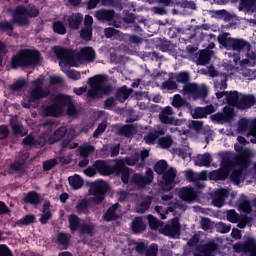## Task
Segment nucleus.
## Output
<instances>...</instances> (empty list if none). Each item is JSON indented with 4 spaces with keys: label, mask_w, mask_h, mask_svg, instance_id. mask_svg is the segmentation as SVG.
Returning a JSON list of instances; mask_svg holds the SVG:
<instances>
[{
    "label": "nucleus",
    "mask_w": 256,
    "mask_h": 256,
    "mask_svg": "<svg viewBox=\"0 0 256 256\" xmlns=\"http://www.w3.org/2000/svg\"><path fill=\"white\" fill-rule=\"evenodd\" d=\"M158 145H160L162 149H169V147L173 145V139H171V137H162L159 139Z\"/></svg>",
    "instance_id": "obj_58"
},
{
    "label": "nucleus",
    "mask_w": 256,
    "mask_h": 256,
    "mask_svg": "<svg viewBox=\"0 0 256 256\" xmlns=\"http://www.w3.org/2000/svg\"><path fill=\"white\" fill-rule=\"evenodd\" d=\"M23 201L27 205H41L43 199L41 198V195H39V193H37L36 191H30L23 198Z\"/></svg>",
    "instance_id": "obj_27"
},
{
    "label": "nucleus",
    "mask_w": 256,
    "mask_h": 256,
    "mask_svg": "<svg viewBox=\"0 0 256 256\" xmlns=\"http://www.w3.org/2000/svg\"><path fill=\"white\" fill-rule=\"evenodd\" d=\"M137 131V127L133 124H126L119 128V135L122 137H133Z\"/></svg>",
    "instance_id": "obj_35"
},
{
    "label": "nucleus",
    "mask_w": 256,
    "mask_h": 256,
    "mask_svg": "<svg viewBox=\"0 0 256 256\" xmlns=\"http://www.w3.org/2000/svg\"><path fill=\"white\" fill-rule=\"evenodd\" d=\"M177 177V169L171 167L165 173L162 174V180L159 182V186L162 190L169 192L175 187V178Z\"/></svg>",
    "instance_id": "obj_12"
},
{
    "label": "nucleus",
    "mask_w": 256,
    "mask_h": 256,
    "mask_svg": "<svg viewBox=\"0 0 256 256\" xmlns=\"http://www.w3.org/2000/svg\"><path fill=\"white\" fill-rule=\"evenodd\" d=\"M234 111L233 108L224 107V113L218 112L211 116L212 121H216L217 123H223L227 121H231L233 119Z\"/></svg>",
    "instance_id": "obj_17"
},
{
    "label": "nucleus",
    "mask_w": 256,
    "mask_h": 256,
    "mask_svg": "<svg viewBox=\"0 0 256 256\" xmlns=\"http://www.w3.org/2000/svg\"><path fill=\"white\" fill-rule=\"evenodd\" d=\"M239 209L243 213H251L253 209L251 208V202L249 200H244L239 204Z\"/></svg>",
    "instance_id": "obj_61"
},
{
    "label": "nucleus",
    "mask_w": 256,
    "mask_h": 256,
    "mask_svg": "<svg viewBox=\"0 0 256 256\" xmlns=\"http://www.w3.org/2000/svg\"><path fill=\"white\" fill-rule=\"evenodd\" d=\"M43 61L41 52L37 49H20L11 57L10 67L17 71V69H32V67H39Z\"/></svg>",
    "instance_id": "obj_1"
},
{
    "label": "nucleus",
    "mask_w": 256,
    "mask_h": 256,
    "mask_svg": "<svg viewBox=\"0 0 256 256\" xmlns=\"http://www.w3.org/2000/svg\"><path fill=\"white\" fill-rule=\"evenodd\" d=\"M80 37L83 41H91L93 39V28H82L80 30Z\"/></svg>",
    "instance_id": "obj_54"
},
{
    "label": "nucleus",
    "mask_w": 256,
    "mask_h": 256,
    "mask_svg": "<svg viewBox=\"0 0 256 256\" xmlns=\"http://www.w3.org/2000/svg\"><path fill=\"white\" fill-rule=\"evenodd\" d=\"M164 233L168 235V237H177V235H181V223H179V219L174 218L171 221V224L164 226Z\"/></svg>",
    "instance_id": "obj_16"
},
{
    "label": "nucleus",
    "mask_w": 256,
    "mask_h": 256,
    "mask_svg": "<svg viewBox=\"0 0 256 256\" xmlns=\"http://www.w3.org/2000/svg\"><path fill=\"white\" fill-rule=\"evenodd\" d=\"M151 203H153V198L151 196L144 198V200L138 206L139 213H145V211L149 210Z\"/></svg>",
    "instance_id": "obj_53"
},
{
    "label": "nucleus",
    "mask_w": 256,
    "mask_h": 256,
    "mask_svg": "<svg viewBox=\"0 0 256 256\" xmlns=\"http://www.w3.org/2000/svg\"><path fill=\"white\" fill-rule=\"evenodd\" d=\"M131 96V89L127 88V86H122L117 89L115 93V99L119 101L120 103H125L127 99Z\"/></svg>",
    "instance_id": "obj_30"
},
{
    "label": "nucleus",
    "mask_w": 256,
    "mask_h": 256,
    "mask_svg": "<svg viewBox=\"0 0 256 256\" xmlns=\"http://www.w3.org/2000/svg\"><path fill=\"white\" fill-rule=\"evenodd\" d=\"M71 237L69 234L65 232H59L57 234V243L58 245H61L62 247H69V242H70Z\"/></svg>",
    "instance_id": "obj_49"
},
{
    "label": "nucleus",
    "mask_w": 256,
    "mask_h": 256,
    "mask_svg": "<svg viewBox=\"0 0 256 256\" xmlns=\"http://www.w3.org/2000/svg\"><path fill=\"white\" fill-rule=\"evenodd\" d=\"M51 91L43 89V86H36L29 91L27 98L21 101L24 109H37L41 99H47Z\"/></svg>",
    "instance_id": "obj_6"
},
{
    "label": "nucleus",
    "mask_w": 256,
    "mask_h": 256,
    "mask_svg": "<svg viewBox=\"0 0 256 256\" xmlns=\"http://www.w3.org/2000/svg\"><path fill=\"white\" fill-rule=\"evenodd\" d=\"M65 135H67V128L65 126H62L55 130L53 135H51L48 139L50 145H53L59 141H62L65 138Z\"/></svg>",
    "instance_id": "obj_28"
},
{
    "label": "nucleus",
    "mask_w": 256,
    "mask_h": 256,
    "mask_svg": "<svg viewBox=\"0 0 256 256\" xmlns=\"http://www.w3.org/2000/svg\"><path fill=\"white\" fill-rule=\"evenodd\" d=\"M77 57L80 61L93 63V61H95V49H93V47H84L80 50Z\"/></svg>",
    "instance_id": "obj_22"
},
{
    "label": "nucleus",
    "mask_w": 256,
    "mask_h": 256,
    "mask_svg": "<svg viewBox=\"0 0 256 256\" xmlns=\"http://www.w3.org/2000/svg\"><path fill=\"white\" fill-rule=\"evenodd\" d=\"M227 197H229V191L227 189L221 188L217 190L212 197L214 207L221 208L225 205V199H227Z\"/></svg>",
    "instance_id": "obj_18"
},
{
    "label": "nucleus",
    "mask_w": 256,
    "mask_h": 256,
    "mask_svg": "<svg viewBox=\"0 0 256 256\" xmlns=\"http://www.w3.org/2000/svg\"><path fill=\"white\" fill-rule=\"evenodd\" d=\"M162 89H167L168 91H173L177 89V82L169 79L162 83Z\"/></svg>",
    "instance_id": "obj_63"
},
{
    "label": "nucleus",
    "mask_w": 256,
    "mask_h": 256,
    "mask_svg": "<svg viewBox=\"0 0 256 256\" xmlns=\"http://www.w3.org/2000/svg\"><path fill=\"white\" fill-rule=\"evenodd\" d=\"M176 6L181 7L182 9H191L192 11L197 9V4H195V1L191 0H177Z\"/></svg>",
    "instance_id": "obj_51"
},
{
    "label": "nucleus",
    "mask_w": 256,
    "mask_h": 256,
    "mask_svg": "<svg viewBox=\"0 0 256 256\" xmlns=\"http://www.w3.org/2000/svg\"><path fill=\"white\" fill-rule=\"evenodd\" d=\"M11 129H12V133L15 137H18V135L20 137H25V135H27V131H25L23 129V125H21L17 122L11 123Z\"/></svg>",
    "instance_id": "obj_47"
},
{
    "label": "nucleus",
    "mask_w": 256,
    "mask_h": 256,
    "mask_svg": "<svg viewBox=\"0 0 256 256\" xmlns=\"http://www.w3.org/2000/svg\"><path fill=\"white\" fill-rule=\"evenodd\" d=\"M149 157V151L148 150H142L139 154L140 163L136 165V169H143L145 167V159Z\"/></svg>",
    "instance_id": "obj_59"
},
{
    "label": "nucleus",
    "mask_w": 256,
    "mask_h": 256,
    "mask_svg": "<svg viewBox=\"0 0 256 256\" xmlns=\"http://www.w3.org/2000/svg\"><path fill=\"white\" fill-rule=\"evenodd\" d=\"M13 22H9V21H1L0 22V33H6L7 35H9V37H11L13 35Z\"/></svg>",
    "instance_id": "obj_45"
},
{
    "label": "nucleus",
    "mask_w": 256,
    "mask_h": 256,
    "mask_svg": "<svg viewBox=\"0 0 256 256\" xmlns=\"http://www.w3.org/2000/svg\"><path fill=\"white\" fill-rule=\"evenodd\" d=\"M109 193V184L103 180L96 181L91 186L92 201L95 205H101L105 201V196Z\"/></svg>",
    "instance_id": "obj_9"
},
{
    "label": "nucleus",
    "mask_w": 256,
    "mask_h": 256,
    "mask_svg": "<svg viewBox=\"0 0 256 256\" xmlns=\"http://www.w3.org/2000/svg\"><path fill=\"white\" fill-rule=\"evenodd\" d=\"M213 55V51L211 50H201L199 54H195L196 56V65L205 66L209 65V61H211V56Z\"/></svg>",
    "instance_id": "obj_24"
},
{
    "label": "nucleus",
    "mask_w": 256,
    "mask_h": 256,
    "mask_svg": "<svg viewBox=\"0 0 256 256\" xmlns=\"http://www.w3.org/2000/svg\"><path fill=\"white\" fill-rule=\"evenodd\" d=\"M72 101H73V99L71 98V96L61 94V93L56 94L55 97H54V102L57 105L62 106V110H63V107H67Z\"/></svg>",
    "instance_id": "obj_37"
},
{
    "label": "nucleus",
    "mask_w": 256,
    "mask_h": 256,
    "mask_svg": "<svg viewBox=\"0 0 256 256\" xmlns=\"http://www.w3.org/2000/svg\"><path fill=\"white\" fill-rule=\"evenodd\" d=\"M115 163L122 164V167L118 170V175H121V181L124 185H129V176L131 175V168L137 166L139 163V153H134L132 156H126L124 158H118L114 160ZM127 165L129 167H127Z\"/></svg>",
    "instance_id": "obj_7"
},
{
    "label": "nucleus",
    "mask_w": 256,
    "mask_h": 256,
    "mask_svg": "<svg viewBox=\"0 0 256 256\" xmlns=\"http://www.w3.org/2000/svg\"><path fill=\"white\" fill-rule=\"evenodd\" d=\"M29 17H39V8H37V6L18 5L12 14L13 23L18 25V27H29V25H31Z\"/></svg>",
    "instance_id": "obj_3"
},
{
    "label": "nucleus",
    "mask_w": 256,
    "mask_h": 256,
    "mask_svg": "<svg viewBox=\"0 0 256 256\" xmlns=\"http://www.w3.org/2000/svg\"><path fill=\"white\" fill-rule=\"evenodd\" d=\"M52 29L54 33H57V35H65V33H67V28L65 27V24L60 20L53 22Z\"/></svg>",
    "instance_id": "obj_48"
},
{
    "label": "nucleus",
    "mask_w": 256,
    "mask_h": 256,
    "mask_svg": "<svg viewBox=\"0 0 256 256\" xmlns=\"http://www.w3.org/2000/svg\"><path fill=\"white\" fill-rule=\"evenodd\" d=\"M169 168V164H167V160H159L154 165V171L157 175H162Z\"/></svg>",
    "instance_id": "obj_46"
},
{
    "label": "nucleus",
    "mask_w": 256,
    "mask_h": 256,
    "mask_svg": "<svg viewBox=\"0 0 256 256\" xmlns=\"http://www.w3.org/2000/svg\"><path fill=\"white\" fill-rule=\"evenodd\" d=\"M148 223H149V227L150 229H159L160 225H161V221H159V219H157L155 216L153 215H148Z\"/></svg>",
    "instance_id": "obj_60"
},
{
    "label": "nucleus",
    "mask_w": 256,
    "mask_h": 256,
    "mask_svg": "<svg viewBox=\"0 0 256 256\" xmlns=\"http://www.w3.org/2000/svg\"><path fill=\"white\" fill-rule=\"evenodd\" d=\"M229 169L222 166V169L214 170L210 173V179L213 181H225L229 177Z\"/></svg>",
    "instance_id": "obj_29"
},
{
    "label": "nucleus",
    "mask_w": 256,
    "mask_h": 256,
    "mask_svg": "<svg viewBox=\"0 0 256 256\" xmlns=\"http://www.w3.org/2000/svg\"><path fill=\"white\" fill-rule=\"evenodd\" d=\"M67 22L69 29L76 31L79 29V27H81V24L83 23V14L73 13L67 17Z\"/></svg>",
    "instance_id": "obj_23"
},
{
    "label": "nucleus",
    "mask_w": 256,
    "mask_h": 256,
    "mask_svg": "<svg viewBox=\"0 0 256 256\" xmlns=\"http://www.w3.org/2000/svg\"><path fill=\"white\" fill-rule=\"evenodd\" d=\"M80 151V157L82 159H89V155L95 151V147L89 145V146H84L79 149Z\"/></svg>",
    "instance_id": "obj_55"
},
{
    "label": "nucleus",
    "mask_w": 256,
    "mask_h": 256,
    "mask_svg": "<svg viewBox=\"0 0 256 256\" xmlns=\"http://www.w3.org/2000/svg\"><path fill=\"white\" fill-rule=\"evenodd\" d=\"M26 87H27V80L18 79L17 81H15L13 84H11L9 86V89L13 93H19V92L23 91L24 89H26Z\"/></svg>",
    "instance_id": "obj_39"
},
{
    "label": "nucleus",
    "mask_w": 256,
    "mask_h": 256,
    "mask_svg": "<svg viewBox=\"0 0 256 256\" xmlns=\"http://www.w3.org/2000/svg\"><path fill=\"white\" fill-rule=\"evenodd\" d=\"M174 78L176 80V83H182L183 85L191 84V82H189L191 80V76L187 71H181L176 73Z\"/></svg>",
    "instance_id": "obj_40"
},
{
    "label": "nucleus",
    "mask_w": 256,
    "mask_h": 256,
    "mask_svg": "<svg viewBox=\"0 0 256 256\" xmlns=\"http://www.w3.org/2000/svg\"><path fill=\"white\" fill-rule=\"evenodd\" d=\"M36 217L34 214H28V215H25L23 218H21L20 220H17L15 222V225H17L18 227H21V226H28V225H31L33 223H35L36 221Z\"/></svg>",
    "instance_id": "obj_43"
},
{
    "label": "nucleus",
    "mask_w": 256,
    "mask_h": 256,
    "mask_svg": "<svg viewBox=\"0 0 256 256\" xmlns=\"http://www.w3.org/2000/svg\"><path fill=\"white\" fill-rule=\"evenodd\" d=\"M218 43L227 51L246 52L248 59H256V51H252L251 43L245 39L227 37V35L223 34L218 36Z\"/></svg>",
    "instance_id": "obj_2"
},
{
    "label": "nucleus",
    "mask_w": 256,
    "mask_h": 256,
    "mask_svg": "<svg viewBox=\"0 0 256 256\" xmlns=\"http://www.w3.org/2000/svg\"><path fill=\"white\" fill-rule=\"evenodd\" d=\"M244 169L247 170V168L240 167L239 169L232 171V173L230 175V179H231V181L236 183V185H239V183H241V181L243 179V170Z\"/></svg>",
    "instance_id": "obj_44"
},
{
    "label": "nucleus",
    "mask_w": 256,
    "mask_h": 256,
    "mask_svg": "<svg viewBox=\"0 0 256 256\" xmlns=\"http://www.w3.org/2000/svg\"><path fill=\"white\" fill-rule=\"evenodd\" d=\"M46 117H61L63 115V107L53 102L44 109Z\"/></svg>",
    "instance_id": "obj_25"
},
{
    "label": "nucleus",
    "mask_w": 256,
    "mask_h": 256,
    "mask_svg": "<svg viewBox=\"0 0 256 256\" xmlns=\"http://www.w3.org/2000/svg\"><path fill=\"white\" fill-rule=\"evenodd\" d=\"M251 11V9H256V0H240L239 10Z\"/></svg>",
    "instance_id": "obj_52"
},
{
    "label": "nucleus",
    "mask_w": 256,
    "mask_h": 256,
    "mask_svg": "<svg viewBox=\"0 0 256 256\" xmlns=\"http://www.w3.org/2000/svg\"><path fill=\"white\" fill-rule=\"evenodd\" d=\"M245 253H250V256H256V242L253 238H248L244 242Z\"/></svg>",
    "instance_id": "obj_42"
},
{
    "label": "nucleus",
    "mask_w": 256,
    "mask_h": 256,
    "mask_svg": "<svg viewBox=\"0 0 256 256\" xmlns=\"http://www.w3.org/2000/svg\"><path fill=\"white\" fill-rule=\"evenodd\" d=\"M68 221L72 233H75V231H79V229H81V219L76 214H71L68 217Z\"/></svg>",
    "instance_id": "obj_38"
},
{
    "label": "nucleus",
    "mask_w": 256,
    "mask_h": 256,
    "mask_svg": "<svg viewBox=\"0 0 256 256\" xmlns=\"http://www.w3.org/2000/svg\"><path fill=\"white\" fill-rule=\"evenodd\" d=\"M234 149L239 155L235 156L233 160L229 157L222 158L221 167L232 169V167L238 165V167H242L243 169H249V165H251V152L245 150V148L239 144H235Z\"/></svg>",
    "instance_id": "obj_4"
},
{
    "label": "nucleus",
    "mask_w": 256,
    "mask_h": 256,
    "mask_svg": "<svg viewBox=\"0 0 256 256\" xmlns=\"http://www.w3.org/2000/svg\"><path fill=\"white\" fill-rule=\"evenodd\" d=\"M217 16H219L220 19H223L226 23H229V21H233V16L229 11L227 10H218L215 12Z\"/></svg>",
    "instance_id": "obj_56"
},
{
    "label": "nucleus",
    "mask_w": 256,
    "mask_h": 256,
    "mask_svg": "<svg viewBox=\"0 0 256 256\" xmlns=\"http://www.w3.org/2000/svg\"><path fill=\"white\" fill-rule=\"evenodd\" d=\"M154 179L155 174L153 173V169L147 168L145 175L141 173L134 174L131 182L134 183L136 187H140L141 189H143L147 187V185H151Z\"/></svg>",
    "instance_id": "obj_11"
},
{
    "label": "nucleus",
    "mask_w": 256,
    "mask_h": 256,
    "mask_svg": "<svg viewBox=\"0 0 256 256\" xmlns=\"http://www.w3.org/2000/svg\"><path fill=\"white\" fill-rule=\"evenodd\" d=\"M161 135H165V130L161 126H158L156 129L150 130L147 135L144 136V141L146 145H155Z\"/></svg>",
    "instance_id": "obj_15"
},
{
    "label": "nucleus",
    "mask_w": 256,
    "mask_h": 256,
    "mask_svg": "<svg viewBox=\"0 0 256 256\" xmlns=\"http://www.w3.org/2000/svg\"><path fill=\"white\" fill-rule=\"evenodd\" d=\"M178 195L182 201L193 203L197 199V192L192 187H182L178 191Z\"/></svg>",
    "instance_id": "obj_14"
},
{
    "label": "nucleus",
    "mask_w": 256,
    "mask_h": 256,
    "mask_svg": "<svg viewBox=\"0 0 256 256\" xmlns=\"http://www.w3.org/2000/svg\"><path fill=\"white\" fill-rule=\"evenodd\" d=\"M94 17L98 21H101L102 23H107V22L113 21V18L115 17V11L107 10V9H100L95 12Z\"/></svg>",
    "instance_id": "obj_21"
},
{
    "label": "nucleus",
    "mask_w": 256,
    "mask_h": 256,
    "mask_svg": "<svg viewBox=\"0 0 256 256\" xmlns=\"http://www.w3.org/2000/svg\"><path fill=\"white\" fill-rule=\"evenodd\" d=\"M117 209H119V203H115L110 206L106 213L103 215V220L110 223V221H117L119 219V215L117 214Z\"/></svg>",
    "instance_id": "obj_26"
},
{
    "label": "nucleus",
    "mask_w": 256,
    "mask_h": 256,
    "mask_svg": "<svg viewBox=\"0 0 256 256\" xmlns=\"http://www.w3.org/2000/svg\"><path fill=\"white\" fill-rule=\"evenodd\" d=\"M131 229L133 233L139 234L143 233V231L147 229V225H145V222H143V218L136 217L132 222Z\"/></svg>",
    "instance_id": "obj_33"
},
{
    "label": "nucleus",
    "mask_w": 256,
    "mask_h": 256,
    "mask_svg": "<svg viewBox=\"0 0 256 256\" xmlns=\"http://www.w3.org/2000/svg\"><path fill=\"white\" fill-rule=\"evenodd\" d=\"M183 94L191 95L194 100L207 99L209 97V89L205 84L190 83L183 86Z\"/></svg>",
    "instance_id": "obj_8"
},
{
    "label": "nucleus",
    "mask_w": 256,
    "mask_h": 256,
    "mask_svg": "<svg viewBox=\"0 0 256 256\" xmlns=\"http://www.w3.org/2000/svg\"><path fill=\"white\" fill-rule=\"evenodd\" d=\"M54 53L57 59H60V61L67 63V65H71V63H75V53L69 48L55 46Z\"/></svg>",
    "instance_id": "obj_13"
},
{
    "label": "nucleus",
    "mask_w": 256,
    "mask_h": 256,
    "mask_svg": "<svg viewBox=\"0 0 256 256\" xmlns=\"http://www.w3.org/2000/svg\"><path fill=\"white\" fill-rule=\"evenodd\" d=\"M213 162V157H211V154L204 153L202 155H198L195 163L198 167H211V163Z\"/></svg>",
    "instance_id": "obj_32"
},
{
    "label": "nucleus",
    "mask_w": 256,
    "mask_h": 256,
    "mask_svg": "<svg viewBox=\"0 0 256 256\" xmlns=\"http://www.w3.org/2000/svg\"><path fill=\"white\" fill-rule=\"evenodd\" d=\"M58 164L59 162L57 161V159L53 158V159L44 161L42 167L44 171H51V169H54V167H57Z\"/></svg>",
    "instance_id": "obj_57"
},
{
    "label": "nucleus",
    "mask_w": 256,
    "mask_h": 256,
    "mask_svg": "<svg viewBox=\"0 0 256 256\" xmlns=\"http://www.w3.org/2000/svg\"><path fill=\"white\" fill-rule=\"evenodd\" d=\"M159 253V246L157 244L150 245L145 252V256H157Z\"/></svg>",
    "instance_id": "obj_64"
},
{
    "label": "nucleus",
    "mask_w": 256,
    "mask_h": 256,
    "mask_svg": "<svg viewBox=\"0 0 256 256\" xmlns=\"http://www.w3.org/2000/svg\"><path fill=\"white\" fill-rule=\"evenodd\" d=\"M15 173L20 177H23V175L27 173V165L23 164L19 160H14L8 168V175H15Z\"/></svg>",
    "instance_id": "obj_19"
},
{
    "label": "nucleus",
    "mask_w": 256,
    "mask_h": 256,
    "mask_svg": "<svg viewBox=\"0 0 256 256\" xmlns=\"http://www.w3.org/2000/svg\"><path fill=\"white\" fill-rule=\"evenodd\" d=\"M106 75H96L88 79V84L92 87L87 91V97L91 99H99L103 93L104 95H109L113 91L111 85H107Z\"/></svg>",
    "instance_id": "obj_5"
},
{
    "label": "nucleus",
    "mask_w": 256,
    "mask_h": 256,
    "mask_svg": "<svg viewBox=\"0 0 256 256\" xmlns=\"http://www.w3.org/2000/svg\"><path fill=\"white\" fill-rule=\"evenodd\" d=\"M169 115H173V108H171V106L165 107L159 114L161 123L164 125H166V123H173V117H169Z\"/></svg>",
    "instance_id": "obj_36"
},
{
    "label": "nucleus",
    "mask_w": 256,
    "mask_h": 256,
    "mask_svg": "<svg viewBox=\"0 0 256 256\" xmlns=\"http://www.w3.org/2000/svg\"><path fill=\"white\" fill-rule=\"evenodd\" d=\"M91 206V202L87 199H81L77 202L75 209L76 213L79 215H87L89 213V207Z\"/></svg>",
    "instance_id": "obj_34"
},
{
    "label": "nucleus",
    "mask_w": 256,
    "mask_h": 256,
    "mask_svg": "<svg viewBox=\"0 0 256 256\" xmlns=\"http://www.w3.org/2000/svg\"><path fill=\"white\" fill-rule=\"evenodd\" d=\"M69 185L72 187V189H81L83 187V178L81 176L75 174L74 176H70L68 178Z\"/></svg>",
    "instance_id": "obj_41"
},
{
    "label": "nucleus",
    "mask_w": 256,
    "mask_h": 256,
    "mask_svg": "<svg viewBox=\"0 0 256 256\" xmlns=\"http://www.w3.org/2000/svg\"><path fill=\"white\" fill-rule=\"evenodd\" d=\"M256 98L253 94L240 95V101L238 104V109L245 110L251 109V107L255 106Z\"/></svg>",
    "instance_id": "obj_20"
},
{
    "label": "nucleus",
    "mask_w": 256,
    "mask_h": 256,
    "mask_svg": "<svg viewBox=\"0 0 256 256\" xmlns=\"http://www.w3.org/2000/svg\"><path fill=\"white\" fill-rule=\"evenodd\" d=\"M172 105L176 109H181V107H187V105H189V103L187 102V100L183 99V97H181V95L175 94L173 97Z\"/></svg>",
    "instance_id": "obj_50"
},
{
    "label": "nucleus",
    "mask_w": 256,
    "mask_h": 256,
    "mask_svg": "<svg viewBox=\"0 0 256 256\" xmlns=\"http://www.w3.org/2000/svg\"><path fill=\"white\" fill-rule=\"evenodd\" d=\"M241 101V97H239L238 91H230L226 94V102L230 107H236L239 109V102Z\"/></svg>",
    "instance_id": "obj_31"
},
{
    "label": "nucleus",
    "mask_w": 256,
    "mask_h": 256,
    "mask_svg": "<svg viewBox=\"0 0 256 256\" xmlns=\"http://www.w3.org/2000/svg\"><path fill=\"white\" fill-rule=\"evenodd\" d=\"M227 220L230 223H238L239 221V214L235 210H228L227 211Z\"/></svg>",
    "instance_id": "obj_62"
},
{
    "label": "nucleus",
    "mask_w": 256,
    "mask_h": 256,
    "mask_svg": "<svg viewBox=\"0 0 256 256\" xmlns=\"http://www.w3.org/2000/svg\"><path fill=\"white\" fill-rule=\"evenodd\" d=\"M93 167L99 175L107 177L109 175H119V169H121L122 164L121 162H115V164L111 166L105 160H96L93 163Z\"/></svg>",
    "instance_id": "obj_10"
}]
</instances>
